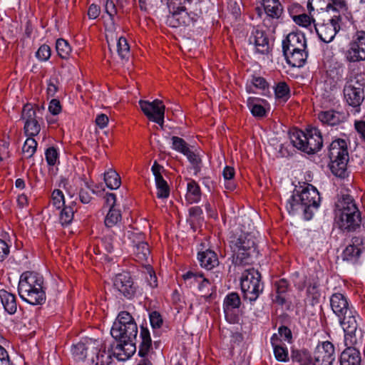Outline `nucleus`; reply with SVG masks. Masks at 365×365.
Listing matches in <instances>:
<instances>
[{
    "mask_svg": "<svg viewBox=\"0 0 365 365\" xmlns=\"http://www.w3.org/2000/svg\"><path fill=\"white\" fill-rule=\"evenodd\" d=\"M128 330V325L125 324V326H123L122 330L118 331L120 334H118V336L112 335L120 342L116 346L118 351L117 354L120 360H125L130 358L136 350L135 341L138 334V327L135 326V329L132 333Z\"/></svg>",
    "mask_w": 365,
    "mask_h": 365,
    "instance_id": "nucleus-10",
    "label": "nucleus"
},
{
    "mask_svg": "<svg viewBox=\"0 0 365 365\" xmlns=\"http://www.w3.org/2000/svg\"><path fill=\"white\" fill-rule=\"evenodd\" d=\"M275 287L277 293V301L281 304L284 302V299L281 295L285 293L288 288V282L286 279H282L275 282Z\"/></svg>",
    "mask_w": 365,
    "mask_h": 365,
    "instance_id": "nucleus-53",
    "label": "nucleus"
},
{
    "mask_svg": "<svg viewBox=\"0 0 365 365\" xmlns=\"http://www.w3.org/2000/svg\"><path fill=\"white\" fill-rule=\"evenodd\" d=\"M139 105L145 115L160 126L164 124L165 107L162 101L155 99L152 102L140 100Z\"/></svg>",
    "mask_w": 365,
    "mask_h": 365,
    "instance_id": "nucleus-16",
    "label": "nucleus"
},
{
    "mask_svg": "<svg viewBox=\"0 0 365 365\" xmlns=\"http://www.w3.org/2000/svg\"><path fill=\"white\" fill-rule=\"evenodd\" d=\"M36 111L31 105H26L22 110V119L24 120V132L28 136H35L41 130V125L38 121Z\"/></svg>",
    "mask_w": 365,
    "mask_h": 365,
    "instance_id": "nucleus-20",
    "label": "nucleus"
},
{
    "mask_svg": "<svg viewBox=\"0 0 365 365\" xmlns=\"http://www.w3.org/2000/svg\"><path fill=\"white\" fill-rule=\"evenodd\" d=\"M56 49L58 55L63 59L68 58L72 51L68 42L63 38L56 41Z\"/></svg>",
    "mask_w": 365,
    "mask_h": 365,
    "instance_id": "nucleus-42",
    "label": "nucleus"
},
{
    "mask_svg": "<svg viewBox=\"0 0 365 365\" xmlns=\"http://www.w3.org/2000/svg\"><path fill=\"white\" fill-rule=\"evenodd\" d=\"M230 246L233 253V262L237 266L252 264L253 258L258 255L257 239L252 232H241L232 235Z\"/></svg>",
    "mask_w": 365,
    "mask_h": 365,
    "instance_id": "nucleus-2",
    "label": "nucleus"
},
{
    "mask_svg": "<svg viewBox=\"0 0 365 365\" xmlns=\"http://www.w3.org/2000/svg\"><path fill=\"white\" fill-rule=\"evenodd\" d=\"M0 299L5 311L9 314H14L17 309L16 297L14 294L4 290H0Z\"/></svg>",
    "mask_w": 365,
    "mask_h": 365,
    "instance_id": "nucleus-34",
    "label": "nucleus"
},
{
    "mask_svg": "<svg viewBox=\"0 0 365 365\" xmlns=\"http://www.w3.org/2000/svg\"><path fill=\"white\" fill-rule=\"evenodd\" d=\"M262 6L264 11L263 24L274 31L283 13V7L279 0H262Z\"/></svg>",
    "mask_w": 365,
    "mask_h": 365,
    "instance_id": "nucleus-15",
    "label": "nucleus"
},
{
    "mask_svg": "<svg viewBox=\"0 0 365 365\" xmlns=\"http://www.w3.org/2000/svg\"><path fill=\"white\" fill-rule=\"evenodd\" d=\"M198 260L201 267L206 269H212L219 264L218 258L215 252L210 250L198 253Z\"/></svg>",
    "mask_w": 365,
    "mask_h": 365,
    "instance_id": "nucleus-32",
    "label": "nucleus"
},
{
    "mask_svg": "<svg viewBox=\"0 0 365 365\" xmlns=\"http://www.w3.org/2000/svg\"><path fill=\"white\" fill-rule=\"evenodd\" d=\"M283 52L287 62L292 67L299 68L303 66L308 56L306 48L294 51H284Z\"/></svg>",
    "mask_w": 365,
    "mask_h": 365,
    "instance_id": "nucleus-30",
    "label": "nucleus"
},
{
    "mask_svg": "<svg viewBox=\"0 0 365 365\" xmlns=\"http://www.w3.org/2000/svg\"><path fill=\"white\" fill-rule=\"evenodd\" d=\"M145 277L148 284L151 288H155L158 286L157 277L153 268L148 265L145 267Z\"/></svg>",
    "mask_w": 365,
    "mask_h": 365,
    "instance_id": "nucleus-54",
    "label": "nucleus"
},
{
    "mask_svg": "<svg viewBox=\"0 0 365 365\" xmlns=\"http://www.w3.org/2000/svg\"><path fill=\"white\" fill-rule=\"evenodd\" d=\"M75 210L71 205L64 206L60 210L59 221L62 225H69L74 216Z\"/></svg>",
    "mask_w": 365,
    "mask_h": 365,
    "instance_id": "nucleus-43",
    "label": "nucleus"
},
{
    "mask_svg": "<svg viewBox=\"0 0 365 365\" xmlns=\"http://www.w3.org/2000/svg\"><path fill=\"white\" fill-rule=\"evenodd\" d=\"M37 142L33 138H28L22 148V151L26 158L32 157L36 151Z\"/></svg>",
    "mask_w": 365,
    "mask_h": 365,
    "instance_id": "nucleus-51",
    "label": "nucleus"
},
{
    "mask_svg": "<svg viewBox=\"0 0 365 365\" xmlns=\"http://www.w3.org/2000/svg\"><path fill=\"white\" fill-rule=\"evenodd\" d=\"M345 57L351 63L365 61V31H357L353 35Z\"/></svg>",
    "mask_w": 365,
    "mask_h": 365,
    "instance_id": "nucleus-14",
    "label": "nucleus"
},
{
    "mask_svg": "<svg viewBox=\"0 0 365 365\" xmlns=\"http://www.w3.org/2000/svg\"><path fill=\"white\" fill-rule=\"evenodd\" d=\"M190 4V0H173L168 2L170 14L167 18L168 24L173 28L189 25L192 21L187 11V4Z\"/></svg>",
    "mask_w": 365,
    "mask_h": 365,
    "instance_id": "nucleus-9",
    "label": "nucleus"
},
{
    "mask_svg": "<svg viewBox=\"0 0 365 365\" xmlns=\"http://www.w3.org/2000/svg\"><path fill=\"white\" fill-rule=\"evenodd\" d=\"M268 87L265 79L260 76H253L252 78L247 83L246 90L248 93H257V90L264 91Z\"/></svg>",
    "mask_w": 365,
    "mask_h": 365,
    "instance_id": "nucleus-36",
    "label": "nucleus"
},
{
    "mask_svg": "<svg viewBox=\"0 0 365 365\" xmlns=\"http://www.w3.org/2000/svg\"><path fill=\"white\" fill-rule=\"evenodd\" d=\"M250 44L255 46V50L259 53H266L269 51V40L264 31L255 29L249 38Z\"/></svg>",
    "mask_w": 365,
    "mask_h": 365,
    "instance_id": "nucleus-26",
    "label": "nucleus"
},
{
    "mask_svg": "<svg viewBox=\"0 0 365 365\" xmlns=\"http://www.w3.org/2000/svg\"><path fill=\"white\" fill-rule=\"evenodd\" d=\"M140 338L141 341L140 344L138 354L142 357H145L150 350L152 342L150 331L147 328L141 327Z\"/></svg>",
    "mask_w": 365,
    "mask_h": 365,
    "instance_id": "nucleus-35",
    "label": "nucleus"
},
{
    "mask_svg": "<svg viewBox=\"0 0 365 365\" xmlns=\"http://www.w3.org/2000/svg\"><path fill=\"white\" fill-rule=\"evenodd\" d=\"M211 287L210 281L203 276L201 282H199L197 286V289L201 292H205V294H209Z\"/></svg>",
    "mask_w": 365,
    "mask_h": 365,
    "instance_id": "nucleus-62",
    "label": "nucleus"
},
{
    "mask_svg": "<svg viewBox=\"0 0 365 365\" xmlns=\"http://www.w3.org/2000/svg\"><path fill=\"white\" fill-rule=\"evenodd\" d=\"M150 322L153 328H160L163 324L160 314L157 312H151L150 314Z\"/></svg>",
    "mask_w": 365,
    "mask_h": 365,
    "instance_id": "nucleus-59",
    "label": "nucleus"
},
{
    "mask_svg": "<svg viewBox=\"0 0 365 365\" xmlns=\"http://www.w3.org/2000/svg\"><path fill=\"white\" fill-rule=\"evenodd\" d=\"M170 148L175 151L182 155L186 154V153L190 149V145L182 138L178 136H172L170 138Z\"/></svg>",
    "mask_w": 365,
    "mask_h": 365,
    "instance_id": "nucleus-41",
    "label": "nucleus"
},
{
    "mask_svg": "<svg viewBox=\"0 0 365 365\" xmlns=\"http://www.w3.org/2000/svg\"><path fill=\"white\" fill-rule=\"evenodd\" d=\"M344 95L349 106L358 108L364 100V89L357 81L350 80L346 83Z\"/></svg>",
    "mask_w": 365,
    "mask_h": 365,
    "instance_id": "nucleus-18",
    "label": "nucleus"
},
{
    "mask_svg": "<svg viewBox=\"0 0 365 365\" xmlns=\"http://www.w3.org/2000/svg\"><path fill=\"white\" fill-rule=\"evenodd\" d=\"M51 55V48L46 44L41 45L36 53V57L41 61H48Z\"/></svg>",
    "mask_w": 365,
    "mask_h": 365,
    "instance_id": "nucleus-56",
    "label": "nucleus"
},
{
    "mask_svg": "<svg viewBox=\"0 0 365 365\" xmlns=\"http://www.w3.org/2000/svg\"><path fill=\"white\" fill-rule=\"evenodd\" d=\"M88 347L91 349L94 355L91 361L95 365H110L111 354L106 351V345L102 340L90 339Z\"/></svg>",
    "mask_w": 365,
    "mask_h": 365,
    "instance_id": "nucleus-19",
    "label": "nucleus"
},
{
    "mask_svg": "<svg viewBox=\"0 0 365 365\" xmlns=\"http://www.w3.org/2000/svg\"><path fill=\"white\" fill-rule=\"evenodd\" d=\"M329 302L332 312L338 318L342 317L343 315L351 311V309H354L350 304L348 297L340 292L331 294Z\"/></svg>",
    "mask_w": 365,
    "mask_h": 365,
    "instance_id": "nucleus-23",
    "label": "nucleus"
},
{
    "mask_svg": "<svg viewBox=\"0 0 365 365\" xmlns=\"http://www.w3.org/2000/svg\"><path fill=\"white\" fill-rule=\"evenodd\" d=\"M51 205L57 210H60L65 206L64 195L61 190L56 189L53 191Z\"/></svg>",
    "mask_w": 365,
    "mask_h": 365,
    "instance_id": "nucleus-46",
    "label": "nucleus"
},
{
    "mask_svg": "<svg viewBox=\"0 0 365 365\" xmlns=\"http://www.w3.org/2000/svg\"><path fill=\"white\" fill-rule=\"evenodd\" d=\"M118 55L122 60H128L130 56V46L124 37H119L116 43Z\"/></svg>",
    "mask_w": 365,
    "mask_h": 365,
    "instance_id": "nucleus-40",
    "label": "nucleus"
},
{
    "mask_svg": "<svg viewBox=\"0 0 365 365\" xmlns=\"http://www.w3.org/2000/svg\"><path fill=\"white\" fill-rule=\"evenodd\" d=\"M318 118L324 125L335 126L346 120V115L343 112L328 110L320 112Z\"/></svg>",
    "mask_w": 365,
    "mask_h": 365,
    "instance_id": "nucleus-27",
    "label": "nucleus"
},
{
    "mask_svg": "<svg viewBox=\"0 0 365 365\" xmlns=\"http://www.w3.org/2000/svg\"><path fill=\"white\" fill-rule=\"evenodd\" d=\"M18 292L21 299L31 305L42 304L46 301L43 277L34 272H25L21 274Z\"/></svg>",
    "mask_w": 365,
    "mask_h": 365,
    "instance_id": "nucleus-3",
    "label": "nucleus"
},
{
    "mask_svg": "<svg viewBox=\"0 0 365 365\" xmlns=\"http://www.w3.org/2000/svg\"><path fill=\"white\" fill-rule=\"evenodd\" d=\"M321 197L317 189L311 184H307L302 189L295 190L286 203V208L290 215L303 213L306 220H311L318 210Z\"/></svg>",
    "mask_w": 365,
    "mask_h": 365,
    "instance_id": "nucleus-1",
    "label": "nucleus"
},
{
    "mask_svg": "<svg viewBox=\"0 0 365 365\" xmlns=\"http://www.w3.org/2000/svg\"><path fill=\"white\" fill-rule=\"evenodd\" d=\"M48 110L53 115L59 114L61 111L60 101L57 99H52L48 105Z\"/></svg>",
    "mask_w": 365,
    "mask_h": 365,
    "instance_id": "nucleus-61",
    "label": "nucleus"
},
{
    "mask_svg": "<svg viewBox=\"0 0 365 365\" xmlns=\"http://www.w3.org/2000/svg\"><path fill=\"white\" fill-rule=\"evenodd\" d=\"M59 82L56 78H50L46 81V93L48 97H53L58 91Z\"/></svg>",
    "mask_w": 365,
    "mask_h": 365,
    "instance_id": "nucleus-58",
    "label": "nucleus"
},
{
    "mask_svg": "<svg viewBox=\"0 0 365 365\" xmlns=\"http://www.w3.org/2000/svg\"><path fill=\"white\" fill-rule=\"evenodd\" d=\"M104 181L107 187L115 190L120 186V178L116 171L109 169L104 173Z\"/></svg>",
    "mask_w": 365,
    "mask_h": 365,
    "instance_id": "nucleus-38",
    "label": "nucleus"
},
{
    "mask_svg": "<svg viewBox=\"0 0 365 365\" xmlns=\"http://www.w3.org/2000/svg\"><path fill=\"white\" fill-rule=\"evenodd\" d=\"M222 175L225 181V187L228 190H233L235 188V184L231 182L235 176V169L230 166H226L223 171Z\"/></svg>",
    "mask_w": 365,
    "mask_h": 365,
    "instance_id": "nucleus-52",
    "label": "nucleus"
},
{
    "mask_svg": "<svg viewBox=\"0 0 365 365\" xmlns=\"http://www.w3.org/2000/svg\"><path fill=\"white\" fill-rule=\"evenodd\" d=\"M105 10L111 19L116 14V8L112 0H107L106 1Z\"/></svg>",
    "mask_w": 365,
    "mask_h": 365,
    "instance_id": "nucleus-64",
    "label": "nucleus"
},
{
    "mask_svg": "<svg viewBox=\"0 0 365 365\" xmlns=\"http://www.w3.org/2000/svg\"><path fill=\"white\" fill-rule=\"evenodd\" d=\"M274 93L277 98H287L289 94V88L286 83L279 82L274 88Z\"/></svg>",
    "mask_w": 365,
    "mask_h": 365,
    "instance_id": "nucleus-55",
    "label": "nucleus"
},
{
    "mask_svg": "<svg viewBox=\"0 0 365 365\" xmlns=\"http://www.w3.org/2000/svg\"><path fill=\"white\" fill-rule=\"evenodd\" d=\"M307 9L309 14L316 10L326 11L336 14V12H346L348 6L346 0H309Z\"/></svg>",
    "mask_w": 365,
    "mask_h": 365,
    "instance_id": "nucleus-17",
    "label": "nucleus"
},
{
    "mask_svg": "<svg viewBox=\"0 0 365 365\" xmlns=\"http://www.w3.org/2000/svg\"><path fill=\"white\" fill-rule=\"evenodd\" d=\"M124 237H127L133 244L135 259L141 264L148 262L150 257V250L145 241L144 235L130 228L124 232Z\"/></svg>",
    "mask_w": 365,
    "mask_h": 365,
    "instance_id": "nucleus-11",
    "label": "nucleus"
},
{
    "mask_svg": "<svg viewBox=\"0 0 365 365\" xmlns=\"http://www.w3.org/2000/svg\"><path fill=\"white\" fill-rule=\"evenodd\" d=\"M121 219V215L118 210L116 209H109V211L105 219V225L111 227L116 225L118 222Z\"/></svg>",
    "mask_w": 365,
    "mask_h": 365,
    "instance_id": "nucleus-50",
    "label": "nucleus"
},
{
    "mask_svg": "<svg viewBox=\"0 0 365 365\" xmlns=\"http://www.w3.org/2000/svg\"><path fill=\"white\" fill-rule=\"evenodd\" d=\"M46 163L49 166H53L59 163V152L55 147H50L45 151Z\"/></svg>",
    "mask_w": 365,
    "mask_h": 365,
    "instance_id": "nucleus-48",
    "label": "nucleus"
},
{
    "mask_svg": "<svg viewBox=\"0 0 365 365\" xmlns=\"http://www.w3.org/2000/svg\"><path fill=\"white\" fill-rule=\"evenodd\" d=\"M270 342L273 348L275 359L282 362H286L289 360V352L287 346L283 343L282 339H279L277 334H274L271 336Z\"/></svg>",
    "mask_w": 365,
    "mask_h": 365,
    "instance_id": "nucleus-29",
    "label": "nucleus"
},
{
    "mask_svg": "<svg viewBox=\"0 0 365 365\" xmlns=\"http://www.w3.org/2000/svg\"><path fill=\"white\" fill-rule=\"evenodd\" d=\"M338 319L344 331L345 345L354 346L357 343L356 331L359 326L357 319H359L356 311L355 309H351V311Z\"/></svg>",
    "mask_w": 365,
    "mask_h": 365,
    "instance_id": "nucleus-12",
    "label": "nucleus"
},
{
    "mask_svg": "<svg viewBox=\"0 0 365 365\" xmlns=\"http://www.w3.org/2000/svg\"><path fill=\"white\" fill-rule=\"evenodd\" d=\"M354 128L361 138L365 141V121L364 120H355Z\"/></svg>",
    "mask_w": 365,
    "mask_h": 365,
    "instance_id": "nucleus-63",
    "label": "nucleus"
},
{
    "mask_svg": "<svg viewBox=\"0 0 365 365\" xmlns=\"http://www.w3.org/2000/svg\"><path fill=\"white\" fill-rule=\"evenodd\" d=\"M307 297L312 301L313 304L318 302L321 297L318 285L316 284H310L307 287Z\"/></svg>",
    "mask_w": 365,
    "mask_h": 365,
    "instance_id": "nucleus-57",
    "label": "nucleus"
},
{
    "mask_svg": "<svg viewBox=\"0 0 365 365\" xmlns=\"http://www.w3.org/2000/svg\"><path fill=\"white\" fill-rule=\"evenodd\" d=\"M292 19L298 26L310 30L312 27V24L314 22V19L306 14L293 16Z\"/></svg>",
    "mask_w": 365,
    "mask_h": 365,
    "instance_id": "nucleus-47",
    "label": "nucleus"
},
{
    "mask_svg": "<svg viewBox=\"0 0 365 365\" xmlns=\"http://www.w3.org/2000/svg\"><path fill=\"white\" fill-rule=\"evenodd\" d=\"M89 342L90 339L87 341L86 344L83 343H78L73 346L71 351L76 360H83L87 356V350L91 351V349H89L88 347Z\"/></svg>",
    "mask_w": 365,
    "mask_h": 365,
    "instance_id": "nucleus-44",
    "label": "nucleus"
},
{
    "mask_svg": "<svg viewBox=\"0 0 365 365\" xmlns=\"http://www.w3.org/2000/svg\"><path fill=\"white\" fill-rule=\"evenodd\" d=\"M261 101L259 98L252 97L247 98V106L254 116L263 117L266 113L265 108L260 103Z\"/></svg>",
    "mask_w": 365,
    "mask_h": 365,
    "instance_id": "nucleus-37",
    "label": "nucleus"
},
{
    "mask_svg": "<svg viewBox=\"0 0 365 365\" xmlns=\"http://www.w3.org/2000/svg\"><path fill=\"white\" fill-rule=\"evenodd\" d=\"M240 286L244 297L255 302L263 291L261 274L253 268L245 270L241 276Z\"/></svg>",
    "mask_w": 365,
    "mask_h": 365,
    "instance_id": "nucleus-7",
    "label": "nucleus"
},
{
    "mask_svg": "<svg viewBox=\"0 0 365 365\" xmlns=\"http://www.w3.org/2000/svg\"><path fill=\"white\" fill-rule=\"evenodd\" d=\"M203 276L204 274L202 273L189 271L183 274V279L190 286L197 287Z\"/></svg>",
    "mask_w": 365,
    "mask_h": 365,
    "instance_id": "nucleus-49",
    "label": "nucleus"
},
{
    "mask_svg": "<svg viewBox=\"0 0 365 365\" xmlns=\"http://www.w3.org/2000/svg\"><path fill=\"white\" fill-rule=\"evenodd\" d=\"M241 305V299L236 292L227 294L223 301V310L226 319L232 324L237 321V311Z\"/></svg>",
    "mask_w": 365,
    "mask_h": 365,
    "instance_id": "nucleus-22",
    "label": "nucleus"
},
{
    "mask_svg": "<svg viewBox=\"0 0 365 365\" xmlns=\"http://www.w3.org/2000/svg\"><path fill=\"white\" fill-rule=\"evenodd\" d=\"M289 138L295 148L308 154L319 151L323 145L321 132L314 127L307 128L305 132L294 130Z\"/></svg>",
    "mask_w": 365,
    "mask_h": 365,
    "instance_id": "nucleus-5",
    "label": "nucleus"
},
{
    "mask_svg": "<svg viewBox=\"0 0 365 365\" xmlns=\"http://www.w3.org/2000/svg\"><path fill=\"white\" fill-rule=\"evenodd\" d=\"M340 357L341 365H359L360 356L359 351L354 346H346Z\"/></svg>",
    "mask_w": 365,
    "mask_h": 365,
    "instance_id": "nucleus-33",
    "label": "nucleus"
},
{
    "mask_svg": "<svg viewBox=\"0 0 365 365\" xmlns=\"http://www.w3.org/2000/svg\"><path fill=\"white\" fill-rule=\"evenodd\" d=\"M192 165L195 174H197L202 168V158L200 152L197 150H192L191 148L184 155Z\"/></svg>",
    "mask_w": 365,
    "mask_h": 365,
    "instance_id": "nucleus-39",
    "label": "nucleus"
},
{
    "mask_svg": "<svg viewBox=\"0 0 365 365\" xmlns=\"http://www.w3.org/2000/svg\"><path fill=\"white\" fill-rule=\"evenodd\" d=\"M125 324L128 325V331L131 333L133 331L134 329H135V326H137L134 319L130 313L123 311L118 314V317L114 322L110 329V334L118 336V334H119L118 331L122 330V327L123 326H125Z\"/></svg>",
    "mask_w": 365,
    "mask_h": 365,
    "instance_id": "nucleus-25",
    "label": "nucleus"
},
{
    "mask_svg": "<svg viewBox=\"0 0 365 365\" xmlns=\"http://www.w3.org/2000/svg\"><path fill=\"white\" fill-rule=\"evenodd\" d=\"M334 223L341 230L353 231L359 227L361 215L353 198L346 195L339 200L335 210Z\"/></svg>",
    "mask_w": 365,
    "mask_h": 365,
    "instance_id": "nucleus-4",
    "label": "nucleus"
},
{
    "mask_svg": "<svg viewBox=\"0 0 365 365\" xmlns=\"http://www.w3.org/2000/svg\"><path fill=\"white\" fill-rule=\"evenodd\" d=\"M363 245V240L359 237H354L351 244L349 245L343 252V259L347 261L356 260L360 256Z\"/></svg>",
    "mask_w": 365,
    "mask_h": 365,
    "instance_id": "nucleus-28",
    "label": "nucleus"
},
{
    "mask_svg": "<svg viewBox=\"0 0 365 365\" xmlns=\"http://www.w3.org/2000/svg\"><path fill=\"white\" fill-rule=\"evenodd\" d=\"M350 13L348 10L346 12H336L333 14L331 19L322 24H314L316 32L320 40L325 43L331 42L341 29V24L349 20Z\"/></svg>",
    "mask_w": 365,
    "mask_h": 365,
    "instance_id": "nucleus-8",
    "label": "nucleus"
},
{
    "mask_svg": "<svg viewBox=\"0 0 365 365\" xmlns=\"http://www.w3.org/2000/svg\"><path fill=\"white\" fill-rule=\"evenodd\" d=\"M329 157L332 173L340 178L344 177L349 161L346 141L340 138L333 140L329 145Z\"/></svg>",
    "mask_w": 365,
    "mask_h": 365,
    "instance_id": "nucleus-6",
    "label": "nucleus"
},
{
    "mask_svg": "<svg viewBox=\"0 0 365 365\" xmlns=\"http://www.w3.org/2000/svg\"><path fill=\"white\" fill-rule=\"evenodd\" d=\"M280 338L290 343L292 341V334L291 330L287 327L282 326L278 329V334Z\"/></svg>",
    "mask_w": 365,
    "mask_h": 365,
    "instance_id": "nucleus-60",
    "label": "nucleus"
},
{
    "mask_svg": "<svg viewBox=\"0 0 365 365\" xmlns=\"http://www.w3.org/2000/svg\"><path fill=\"white\" fill-rule=\"evenodd\" d=\"M201 190L198 183L189 179L187 183L185 200L188 204L197 203L201 200Z\"/></svg>",
    "mask_w": 365,
    "mask_h": 365,
    "instance_id": "nucleus-31",
    "label": "nucleus"
},
{
    "mask_svg": "<svg viewBox=\"0 0 365 365\" xmlns=\"http://www.w3.org/2000/svg\"><path fill=\"white\" fill-rule=\"evenodd\" d=\"M157 189V197L159 199H166L170 195V188L167 182L163 179L158 178L155 180Z\"/></svg>",
    "mask_w": 365,
    "mask_h": 365,
    "instance_id": "nucleus-45",
    "label": "nucleus"
},
{
    "mask_svg": "<svg viewBox=\"0 0 365 365\" xmlns=\"http://www.w3.org/2000/svg\"><path fill=\"white\" fill-rule=\"evenodd\" d=\"M335 349L332 343L326 341L319 343L314 352L313 356L304 365H331L335 360Z\"/></svg>",
    "mask_w": 365,
    "mask_h": 365,
    "instance_id": "nucleus-13",
    "label": "nucleus"
},
{
    "mask_svg": "<svg viewBox=\"0 0 365 365\" xmlns=\"http://www.w3.org/2000/svg\"><path fill=\"white\" fill-rule=\"evenodd\" d=\"M113 287L128 299H131L136 292V286L129 273L123 272L115 275Z\"/></svg>",
    "mask_w": 365,
    "mask_h": 365,
    "instance_id": "nucleus-21",
    "label": "nucleus"
},
{
    "mask_svg": "<svg viewBox=\"0 0 365 365\" xmlns=\"http://www.w3.org/2000/svg\"><path fill=\"white\" fill-rule=\"evenodd\" d=\"M307 48L305 36L302 32L293 31L289 33L282 41L284 51H294Z\"/></svg>",
    "mask_w": 365,
    "mask_h": 365,
    "instance_id": "nucleus-24",
    "label": "nucleus"
}]
</instances>
